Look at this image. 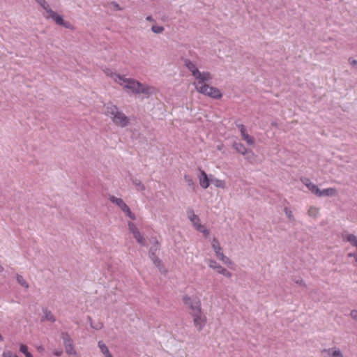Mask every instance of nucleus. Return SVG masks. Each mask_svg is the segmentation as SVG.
Here are the masks:
<instances>
[{"mask_svg": "<svg viewBox=\"0 0 357 357\" xmlns=\"http://www.w3.org/2000/svg\"><path fill=\"white\" fill-rule=\"evenodd\" d=\"M104 73L114 82L122 86L128 93H132L136 95L144 94L149 96L155 93L156 91L155 87L141 83L135 79L126 78L125 75L114 72L112 69L105 68Z\"/></svg>", "mask_w": 357, "mask_h": 357, "instance_id": "nucleus-1", "label": "nucleus"}, {"mask_svg": "<svg viewBox=\"0 0 357 357\" xmlns=\"http://www.w3.org/2000/svg\"><path fill=\"white\" fill-rule=\"evenodd\" d=\"M104 109L105 115L110 117L114 124L122 128L128 125V117L120 111L117 106L109 102L105 105Z\"/></svg>", "mask_w": 357, "mask_h": 357, "instance_id": "nucleus-2", "label": "nucleus"}, {"mask_svg": "<svg viewBox=\"0 0 357 357\" xmlns=\"http://www.w3.org/2000/svg\"><path fill=\"white\" fill-rule=\"evenodd\" d=\"M184 63L185 67L193 76L195 79L194 82H208L212 79L213 77L210 73L199 71L193 61L189 59H185Z\"/></svg>", "mask_w": 357, "mask_h": 357, "instance_id": "nucleus-3", "label": "nucleus"}, {"mask_svg": "<svg viewBox=\"0 0 357 357\" xmlns=\"http://www.w3.org/2000/svg\"><path fill=\"white\" fill-rule=\"evenodd\" d=\"M40 2L41 6L45 10L43 15L46 19H52L57 25L62 26L67 29H73L74 27L70 22L63 20L61 15L57 14L50 8L47 1Z\"/></svg>", "mask_w": 357, "mask_h": 357, "instance_id": "nucleus-4", "label": "nucleus"}, {"mask_svg": "<svg viewBox=\"0 0 357 357\" xmlns=\"http://www.w3.org/2000/svg\"><path fill=\"white\" fill-rule=\"evenodd\" d=\"M207 82H193V85L196 91L204 96H207L211 98L219 100L222 98L221 91L216 87L210 86Z\"/></svg>", "mask_w": 357, "mask_h": 357, "instance_id": "nucleus-5", "label": "nucleus"}, {"mask_svg": "<svg viewBox=\"0 0 357 357\" xmlns=\"http://www.w3.org/2000/svg\"><path fill=\"white\" fill-rule=\"evenodd\" d=\"M186 214L194 228L197 231L202 233L205 237H208L210 233L209 230L204 225L201 224L200 218L195 213L194 210L191 208H188Z\"/></svg>", "mask_w": 357, "mask_h": 357, "instance_id": "nucleus-6", "label": "nucleus"}, {"mask_svg": "<svg viewBox=\"0 0 357 357\" xmlns=\"http://www.w3.org/2000/svg\"><path fill=\"white\" fill-rule=\"evenodd\" d=\"M184 305L190 310V314L202 311L201 300L197 296L184 295L182 298Z\"/></svg>", "mask_w": 357, "mask_h": 357, "instance_id": "nucleus-7", "label": "nucleus"}, {"mask_svg": "<svg viewBox=\"0 0 357 357\" xmlns=\"http://www.w3.org/2000/svg\"><path fill=\"white\" fill-rule=\"evenodd\" d=\"M109 200L118 206L121 211L131 220H135V214L130 211L129 206L124 202V201L121 198H117L114 196H110Z\"/></svg>", "mask_w": 357, "mask_h": 357, "instance_id": "nucleus-8", "label": "nucleus"}, {"mask_svg": "<svg viewBox=\"0 0 357 357\" xmlns=\"http://www.w3.org/2000/svg\"><path fill=\"white\" fill-rule=\"evenodd\" d=\"M192 318V321L195 327L197 329L198 331H201L205 327L207 323V317L206 314L201 311L199 312L191 314Z\"/></svg>", "mask_w": 357, "mask_h": 357, "instance_id": "nucleus-9", "label": "nucleus"}, {"mask_svg": "<svg viewBox=\"0 0 357 357\" xmlns=\"http://www.w3.org/2000/svg\"><path fill=\"white\" fill-rule=\"evenodd\" d=\"M208 265L211 268L215 270L217 273L224 275L226 278H229L232 275V274L229 271L222 267L215 260L209 259L208 261Z\"/></svg>", "mask_w": 357, "mask_h": 357, "instance_id": "nucleus-10", "label": "nucleus"}, {"mask_svg": "<svg viewBox=\"0 0 357 357\" xmlns=\"http://www.w3.org/2000/svg\"><path fill=\"white\" fill-rule=\"evenodd\" d=\"M61 337L63 341L65 346L66 352L68 355H76V351L74 348L72 339L70 337L68 333H62Z\"/></svg>", "mask_w": 357, "mask_h": 357, "instance_id": "nucleus-11", "label": "nucleus"}, {"mask_svg": "<svg viewBox=\"0 0 357 357\" xmlns=\"http://www.w3.org/2000/svg\"><path fill=\"white\" fill-rule=\"evenodd\" d=\"M128 225L130 231L132 234L134 238L137 240V241L141 245H145V239L143 237V236L141 234L140 231L137 228L135 225L132 222H129Z\"/></svg>", "mask_w": 357, "mask_h": 357, "instance_id": "nucleus-12", "label": "nucleus"}, {"mask_svg": "<svg viewBox=\"0 0 357 357\" xmlns=\"http://www.w3.org/2000/svg\"><path fill=\"white\" fill-rule=\"evenodd\" d=\"M301 181L308 188L309 190H310L313 194L317 196L318 192L319 191V188L317 187V185L312 183L310 180L307 178H302Z\"/></svg>", "mask_w": 357, "mask_h": 357, "instance_id": "nucleus-13", "label": "nucleus"}, {"mask_svg": "<svg viewBox=\"0 0 357 357\" xmlns=\"http://www.w3.org/2000/svg\"><path fill=\"white\" fill-rule=\"evenodd\" d=\"M199 180L200 185L204 189H206L209 186L211 181L208 178L206 173L204 170H200Z\"/></svg>", "mask_w": 357, "mask_h": 357, "instance_id": "nucleus-14", "label": "nucleus"}, {"mask_svg": "<svg viewBox=\"0 0 357 357\" xmlns=\"http://www.w3.org/2000/svg\"><path fill=\"white\" fill-rule=\"evenodd\" d=\"M233 146L236 150L237 152L243 155H253V152L251 150H248L241 143L235 142Z\"/></svg>", "mask_w": 357, "mask_h": 357, "instance_id": "nucleus-15", "label": "nucleus"}, {"mask_svg": "<svg viewBox=\"0 0 357 357\" xmlns=\"http://www.w3.org/2000/svg\"><path fill=\"white\" fill-rule=\"evenodd\" d=\"M324 351L327 353L328 355L331 357H344V355L341 350L335 347L324 349Z\"/></svg>", "mask_w": 357, "mask_h": 357, "instance_id": "nucleus-16", "label": "nucleus"}, {"mask_svg": "<svg viewBox=\"0 0 357 357\" xmlns=\"http://www.w3.org/2000/svg\"><path fill=\"white\" fill-rule=\"evenodd\" d=\"M336 195V190L333 188L324 189L318 192L317 197H332Z\"/></svg>", "mask_w": 357, "mask_h": 357, "instance_id": "nucleus-17", "label": "nucleus"}, {"mask_svg": "<svg viewBox=\"0 0 357 357\" xmlns=\"http://www.w3.org/2000/svg\"><path fill=\"white\" fill-rule=\"evenodd\" d=\"M98 345L105 357H112V355L109 352L108 347L102 341H99Z\"/></svg>", "mask_w": 357, "mask_h": 357, "instance_id": "nucleus-18", "label": "nucleus"}, {"mask_svg": "<svg viewBox=\"0 0 357 357\" xmlns=\"http://www.w3.org/2000/svg\"><path fill=\"white\" fill-rule=\"evenodd\" d=\"M211 246L215 253L216 257H218L219 254L223 253L222 251V248L220 247V245L219 243V241L217 238H214L211 243Z\"/></svg>", "mask_w": 357, "mask_h": 357, "instance_id": "nucleus-19", "label": "nucleus"}, {"mask_svg": "<svg viewBox=\"0 0 357 357\" xmlns=\"http://www.w3.org/2000/svg\"><path fill=\"white\" fill-rule=\"evenodd\" d=\"M157 250V248H151L150 249V251H149V256L151 257V259H152V261H153L154 264L157 266H160L162 264V261L158 257H156V255H155V251Z\"/></svg>", "mask_w": 357, "mask_h": 357, "instance_id": "nucleus-20", "label": "nucleus"}, {"mask_svg": "<svg viewBox=\"0 0 357 357\" xmlns=\"http://www.w3.org/2000/svg\"><path fill=\"white\" fill-rule=\"evenodd\" d=\"M343 240L349 242L355 248L357 246V237L354 234H346L343 236Z\"/></svg>", "mask_w": 357, "mask_h": 357, "instance_id": "nucleus-21", "label": "nucleus"}, {"mask_svg": "<svg viewBox=\"0 0 357 357\" xmlns=\"http://www.w3.org/2000/svg\"><path fill=\"white\" fill-rule=\"evenodd\" d=\"M211 183L213 184L215 187L224 189L226 188L225 181L223 180H220L214 177L210 178Z\"/></svg>", "mask_w": 357, "mask_h": 357, "instance_id": "nucleus-22", "label": "nucleus"}, {"mask_svg": "<svg viewBox=\"0 0 357 357\" xmlns=\"http://www.w3.org/2000/svg\"><path fill=\"white\" fill-rule=\"evenodd\" d=\"M219 260L222 261L225 265H227L229 268H232L234 265L233 261L227 256L224 255V253L219 254L217 257Z\"/></svg>", "mask_w": 357, "mask_h": 357, "instance_id": "nucleus-23", "label": "nucleus"}, {"mask_svg": "<svg viewBox=\"0 0 357 357\" xmlns=\"http://www.w3.org/2000/svg\"><path fill=\"white\" fill-rule=\"evenodd\" d=\"M43 313H44V315H43V319L52 321V322H54L55 321V318H54V315L50 310L45 309L43 310Z\"/></svg>", "mask_w": 357, "mask_h": 357, "instance_id": "nucleus-24", "label": "nucleus"}, {"mask_svg": "<svg viewBox=\"0 0 357 357\" xmlns=\"http://www.w3.org/2000/svg\"><path fill=\"white\" fill-rule=\"evenodd\" d=\"M107 8L108 9L114 10V11L122 10V8L120 7L119 5L116 3V1L107 2Z\"/></svg>", "mask_w": 357, "mask_h": 357, "instance_id": "nucleus-25", "label": "nucleus"}, {"mask_svg": "<svg viewBox=\"0 0 357 357\" xmlns=\"http://www.w3.org/2000/svg\"><path fill=\"white\" fill-rule=\"evenodd\" d=\"M20 351L22 352L25 357H33V355L29 351L28 347L25 344H20Z\"/></svg>", "mask_w": 357, "mask_h": 357, "instance_id": "nucleus-26", "label": "nucleus"}, {"mask_svg": "<svg viewBox=\"0 0 357 357\" xmlns=\"http://www.w3.org/2000/svg\"><path fill=\"white\" fill-rule=\"evenodd\" d=\"M132 183L135 185L137 191H144L145 190L144 185L139 180L134 179Z\"/></svg>", "mask_w": 357, "mask_h": 357, "instance_id": "nucleus-27", "label": "nucleus"}, {"mask_svg": "<svg viewBox=\"0 0 357 357\" xmlns=\"http://www.w3.org/2000/svg\"><path fill=\"white\" fill-rule=\"evenodd\" d=\"M243 140H245L248 145H252L255 143L254 138L250 136L247 132L241 135Z\"/></svg>", "mask_w": 357, "mask_h": 357, "instance_id": "nucleus-28", "label": "nucleus"}, {"mask_svg": "<svg viewBox=\"0 0 357 357\" xmlns=\"http://www.w3.org/2000/svg\"><path fill=\"white\" fill-rule=\"evenodd\" d=\"M16 279H17V281L18 282V283L21 286H22L23 287H24L26 289L29 288L28 283L26 282V281L24 279V278L22 275L17 274L16 276Z\"/></svg>", "mask_w": 357, "mask_h": 357, "instance_id": "nucleus-29", "label": "nucleus"}, {"mask_svg": "<svg viewBox=\"0 0 357 357\" xmlns=\"http://www.w3.org/2000/svg\"><path fill=\"white\" fill-rule=\"evenodd\" d=\"M308 214L311 217L316 218L319 214V210L314 206H311L308 210Z\"/></svg>", "mask_w": 357, "mask_h": 357, "instance_id": "nucleus-30", "label": "nucleus"}, {"mask_svg": "<svg viewBox=\"0 0 357 357\" xmlns=\"http://www.w3.org/2000/svg\"><path fill=\"white\" fill-rule=\"evenodd\" d=\"M165 30L162 26L153 25L151 26V31L155 33H161Z\"/></svg>", "mask_w": 357, "mask_h": 357, "instance_id": "nucleus-31", "label": "nucleus"}, {"mask_svg": "<svg viewBox=\"0 0 357 357\" xmlns=\"http://www.w3.org/2000/svg\"><path fill=\"white\" fill-rule=\"evenodd\" d=\"M284 213L289 220H294V215L292 211L287 207L284 208Z\"/></svg>", "mask_w": 357, "mask_h": 357, "instance_id": "nucleus-32", "label": "nucleus"}, {"mask_svg": "<svg viewBox=\"0 0 357 357\" xmlns=\"http://www.w3.org/2000/svg\"><path fill=\"white\" fill-rule=\"evenodd\" d=\"M184 179H185V181L188 185V186L192 187L195 185L194 181L189 175H185Z\"/></svg>", "mask_w": 357, "mask_h": 357, "instance_id": "nucleus-33", "label": "nucleus"}, {"mask_svg": "<svg viewBox=\"0 0 357 357\" xmlns=\"http://www.w3.org/2000/svg\"><path fill=\"white\" fill-rule=\"evenodd\" d=\"M2 356L3 357H18L16 354H13L10 351H4Z\"/></svg>", "mask_w": 357, "mask_h": 357, "instance_id": "nucleus-34", "label": "nucleus"}, {"mask_svg": "<svg viewBox=\"0 0 357 357\" xmlns=\"http://www.w3.org/2000/svg\"><path fill=\"white\" fill-rule=\"evenodd\" d=\"M237 127L241 135L246 132V128L243 124H238Z\"/></svg>", "mask_w": 357, "mask_h": 357, "instance_id": "nucleus-35", "label": "nucleus"}, {"mask_svg": "<svg viewBox=\"0 0 357 357\" xmlns=\"http://www.w3.org/2000/svg\"><path fill=\"white\" fill-rule=\"evenodd\" d=\"M350 316L354 320L357 321V310H351L350 312Z\"/></svg>", "mask_w": 357, "mask_h": 357, "instance_id": "nucleus-36", "label": "nucleus"}, {"mask_svg": "<svg viewBox=\"0 0 357 357\" xmlns=\"http://www.w3.org/2000/svg\"><path fill=\"white\" fill-rule=\"evenodd\" d=\"M349 61L350 64L352 66L357 68V61L356 60L349 59Z\"/></svg>", "mask_w": 357, "mask_h": 357, "instance_id": "nucleus-37", "label": "nucleus"}, {"mask_svg": "<svg viewBox=\"0 0 357 357\" xmlns=\"http://www.w3.org/2000/svg\"><path fill=\"white\" fill-rule=\"evenodd\" d=\"M348 257H354L356 261H357V253H351V252H350V253L348 254Z\"/></svg>", "mask_w": 357, "mask_h": 357, "instance_id": "nucleus-38", "label": "nucleus"}, {"mask_svg": "<svg viewBox=\"0 0 357 357\" xmlns=\"http://www.w3.org/2000/svg\"><path fill=\"white\" fill-rule=\"evenodd\" d=\"M245 155V158L246 160H251L253 157H254V155Z\"/></svg>", "mask_w": 357, "mask_h": 357, "instance_id": "nucleus-39", "label": "nucleus"}, {"mask_svg": "<svg viewBox=\"0 0 357 357\" xmlns=\"http://www.w3.org/2000/svg\"><path fill=\"white\" fill-rule=\"evenodd\" d=\"M54 354L56 356H60L62 354V351H55L54 352Z\"/></svg>", "mask_w": 357, "mask_h": 357, "instance_id": "nucleus-40", "label": "nucleus"}, {"mask_svg": "<svg viewBox=\"0 0 357 357\" xmlns=\"http://www.w3.org/2000/svg\"><path fill=\"white\" fill-rule=\"evenodd\" d=\"M146 20L149 22H155V20L153 19V17L151 15L147 16Z\"/></svg>", "mask_w": 357, "mask_h": 357, "instance_id": "nucleus-41", "label": "nucleus"}, {"mask_svg": "<svg viewBox=\"0 0 357 357\" xmlns=\"http://www.w3.org/2000/svg\"><path fill=\"white\" fill-rule=\"evenodd\" d=\"M38 350L43 351V347L42 346H40V347H38Z\"/></svg>", "mask_w": 357, "mask_h": 357, "instance_id": "nucleus-42", "label": "nucleus"}, {"mask_svg": "<svg viewBox=\"0 0 357 357\" xmlns=\"http://www.w3.org/2000/svg\"><path fill=\"white\" fill-rule=\"evenodd\" d=\"M3 340V337L1 336V335L0 334V342Z\"/></svg>", "mask_w": 357, "mask_h": 357, "instance_id": "nucleus-43", "label": "nucleus"}]
</instances>
